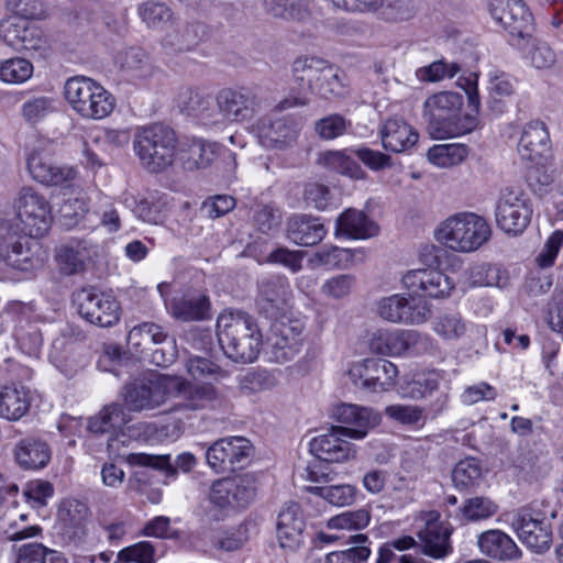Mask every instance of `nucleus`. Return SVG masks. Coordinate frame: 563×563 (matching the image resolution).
<instances>
[{
    "instance_id": "f257e3e1",
    "label": "nucleus",
    "mask_w": 563,
    "mask_h": 563,
    "mask_svg": "<svg viewBox=\"0 0 563 563\" xmlns=\"http://www.w3.org/2000/svg\"><path fill=\"white\" fill-rule=\"evenodd\" d=\"M217 336L224 354L235 362H253L262 345L261 331L251 316L224 311L217 320Z\"/></svg>"
},
{
    "instance_id": "f03ea898",
    "label": "nucleus",
    "mask_w": 563,
    "mask_h": 563,
    "mask_svg": "<svg viewBox=\"0 0 563 563\" xmlns=\"http://www.w3.org/2000/svg\"><path fill=\"white\" fill-rule=\"evenodd\" d=\"M463 97L453 91H441L424 102L430 134L435 139L457 137L473 132L479 124L474 113L460 114Z\"/></svg>"
},
{
    "instance_id": "7ed1b4c3",
    "label": "nucleus",
    "mask_w": 563,
    "mask_h": 563,
    "mask_svg": "<svg viewBox=\"0 0 563 563\" xmlns=\"http://www.w3.org/2000/svg\"><path fill=\"white\" fill-rule=\"evenodd\" d=\"M175 131L163 124H152L136 130L133 151L140 164L150 173H161L170 167L178 155Z\"/></svg>"
},
{
    "instance_id": "20e7f679",
    "label": "nucleus",
    "mask_w": 563,
    "mask_h": 563,
    "mask_svg": "<svg viewBox=\"0 0 563 563\" xmlns=\"http://www.w3.org/2000/svg\"><path fill=\"white\" fill-rule=\"evenodd\" d=\"M489 223L474 212H459L443 220L435 230V239L457 253L477 251L490 238Z\"/></svg>"
},
{
    "instance_id": "39448f33",
    "label": "nucleus",
    "mask_w": 563,
    "mask_h": 563,
    "mask_svg": "<svg viewBox=\"0 0 563 563\" xmlns=\"http://www.w3.org/2000/svg\"><path fill=\"white\" fill-rule=\"evenodd\" d=\"M36 0H7V5L16 15L0 22V38L15 49L41 52L46 48L43 31L29 18H37L32 5Z\"/></svg>"
},
{
    "instance_id": "423d86ee",
    "label": "nucleus",
    "mask_w": 563,
    "mask_h": 563,
    "mask_svg": "<svg viewBox=\"0 0 563 563\" xmlns=\"http://www.w3.org/2000/svg\"><path fill=\"white\" fill-rule=\"evenodd\" d=\"M64 95L73 111L85 120H102L115 108V98L89 77L69 78L65 82Z\"/></svg>"
},
{
    "instance_id": "0eeeda50",
    "label": "nucleus",
    "mask_w": 563,
    "mask_h": 563,
    "mask_svg": "<svg viewBox=\"0 0 563 563\" xmlns=\"http://www.w3.org/2000/svg\"><path fill=\"white\" fill-rule=\"evenodd\" d=\"M22 231L30 238L44 236L53 222L48 200L31 187L22 188L13 203Z\"/></svg>"
},
{
    "instance_id": "6e6552de",
    "label": "nucleus",
    "mask_w": 563,
    "mask_h": 563,
    "mask_svg": "<svg viewBox=\"0 0 563 563\" xmlns=\"http://www.w3.org/2000/svg\"><path fill=\"white\" fill-rule=\"evenodd\" d=\"M532 203L529 196L520 188L505 187L500 190L496 203L497 225L506 233L519 234L530 223Z\"/></svg>"
},
{
    "instance_id": "1a4fd4ad",
    "label": "nucleus",
    "mask_w": 563,
    "mask_h": 563,
    "mask_svg": "<svg viewBox=\"0 0 563 563\" xmlns=\"http://www.w3.org/2000/svg\"><path fill=\"white\" fill-rule=\"evenodd\" d=\"M184 386L178 376L159 375L146 384L128 388L125 404L130 410H153L174 399L175 393Z\"/></svg>"
},
{
    "instance_id": "9d476101",
    "label": "nucleus",
    "mask_w": 563,
    "mask_h": 563,
    "mask_svg": "<svg viewBox=\"0 0 563 563\" xmlns=\"http://www.w3.org/2000/svg\"><path fill=\"white\" fill-rule=\"evenodd\" d=\"M305 320L283 314L271 327V357L277 363L292 360L302 349L305 341Z\"/></svg>"
},
{
    "instance_id": "9b49d317",
    "label": "nucleus",
    "mask_w": 563,
    "mask_h": 563,
    "mask_svg": "<svg viewBox=\"0 0 563 563\" xmlns=\"http://www.w3.org/2000/svg\"><path fill=\"white\" fill-rule=\"evenodd\" d=\"M256 492V475L245 473L216 481L210 490V501L222 509L245 507L255 499Z\"/></svg>"
},
{
    "instance_id": "f8f14e48",
    "label": "nucleus",
    "mask_w": 563,
    "mask_h": 563,
    "mask_svg": "<svg viewBox=\"0 0 563 563\" xmlns=\"http://www.w3.org/2000/svg\"><path fill=\"white\" fill-rule=\"evenodd\" d=\"M58 519L74 547L85 549L96 544V539L90 536L91 512L86 503L75 498L63 500Z\"/></svg>"
},
{
    "instance_id": "ddd939ff",
    "label": "nucleus",
    "mask_w": 563,
    "mask_h": 563,
    "mask_svg": "<svg viewBox=\"0 0 563 563\" xmlns=\"http://www.w3.org/2000/svg\"><path fill=\"white\" fill-rule=\"evenodd\" d=\"M252 452L251 442L243 437H227L213 442L206 451V461L218 474L241 467Z\"/></svg>"
},
{
    "instance_id": "4468645a",
    "label": "nucleus",
    "mask_w": 563,
    "mask_h": 563,
    "mask_svg": "<svg viewBox=\"0 0 563 563\" xmlns=\"http://www.w3.org/2000/svg\"><path fill=\"white\" fill-rule=\"evenodd\" d=\"M492 18L508 31L515 41H523L533 30L532 18L522 0H489Z\"/></svg>"
},
{
    "instance_id": "2eb2a0df",
    "label": "nucleus",
    "mask_w": 563,
    "mask_h": 563,
    "mask_svg": "<svg viewBox=\"0 0 563 563\" xmlns=\"http://www.w3.org/2000/svg\"><path fill=\"white\" fill-rule=\"evenodd\" d=\"M78 310L88 322L108 328L120 320V303L111 295L84 289L78 295Z\"/></svg>"
},
{
    "instance_id": "dca6fc26",
    "label": "nucleus",
    "mask_w": 563,
    "mask_h": 563,
    "mask_svg": "<svg viewBox=\"0 0 563 563\" xmlns=\"http://www.w3.org/2000/svg\"><path fill=\"white\" fill-rule=\"evenodd\" d=\"M404 287L413 295L444 298L455 287L450 276L439 268H418L406 273L402 277Z\"/></svg>"
},
{
    "instance_id": "f3484780",
    "label": "nucleus",
    "mask_w": 563,
    "mask_h": 563,
    "mask_svg": "<svg viewBox=\"0 0 563 563\" xmlns=\"http://www.w3.org/2000/svg\"><path fill=\"white\" fill-rule=\"evenodd\" d=\"M510 525L519 540L530 550L542 553L552 544L550 525L534 517L527 509H519L511 515Z\"/></svg>"
},
{
    "instance_id": "a211bd4d",
    "label": "nucleus",
    "mask_w": 563,
    "mask_h": 563,
    "mask_svg": "<svg viewBox=\"0 0 563 563\" xmlns=\"http://www.w3.org/2000/svg\"><path fill=\"white\" fill-rule=\"evenodd\" d=\"M333 418L342 426L344 438L353 440L364 439L371 429L380 422V415L372 408L353 404H342L333 411Z\"/></svg>"
},
{
    "instance_id": "6ab92c4d",
    "label": "nucleus",
    "mask_w": 563,
    "mask_h": 563,
    "mask_svg": "<svg viewBox=\"0 0 563 563\" xmlns=\"http://www.w3.org/2000/svg\"><path fill=\"white\" fill-rule=\"evenodd\" d=\"M217 124L241 122L251 119L257 111V100L245 90L222 89L216 97Z\"/></svg>"
},
{
    "instance_id": "aec40b11",
    "label": "nucleus",
    "mask_w": 563,
    "mask_h": 563,
    "mask_svg": "<svg viewBox=\"0 0 563 563\" xmlns=\"http://www.w3.org/2000/svg\"><path fill=\"white\" fill-rule=\"evenodd\" d=\"M376 311L382 319L393 323L421 324L430 317L424 303L410 302L399 294L380 298L376 302Z\"/></svg>"
},
{
    "instance_id": "412c9836",
    "label": "nucleus",
    "mask_w": 563,
    "mask_h": 563,
    "mask_svg": "<svg viewBox=\"0 0 563 563\" xmlns=\"http://www.w3.org/2000/svg\"><path fill=\"white\" fill-rule=\"evenodd\" d=\"M422 335L415 330L378 329L368 339V349L372 353L383 356H401L415 347Z\"/></svg>"
},
{
    "instance_id": "4be33fe9",
    "label": "nucleus",
    "mask_w": 563,
    "mask_h": 563,
    "mask_svg": "<svg viewBox=\"0 0 563 563\" xmlns=\"http://www.w3.org/2000/svg\"><path fill=\"white\" fill-rule=\"evenodd\" d=\"M344 434L338 426L327 433L314 437L310 443V452L319 460L328 463H344L355 457L356 448L343 439Z\"/></svg>"
},
{
    "instance_id": "5701e85b",
    "label": "nucleus",
    "mask_w": 563,
    "mask_h": 563,
    "mask_svg": "<svg viewBox=\"0 0 563 563\" xmlns=\"http://www.w3.org/2000/svg\"><path fill=\"white\" fill-rule=\"evenodd\" d=\"M256 132L263 146L286 150L296 144L300 126L289 118H263L256 124Z\"/></svg>"
},
{
    "instance_id": "b1692460",
    "label": "nucleus",
    "mask_w": 563,
    "mask_h": 563,
    "mask_svg": "<svg viewBox=\"0 0 563 563\" xmlns=\"http://www.w3.org/2000/svg\"><path fill=\"white\" fill-rule=\"evenodd\" d=\"M46 257L38 241L30 236L18 238L13 232V239L8 241L7 252L1 261L12 268L27 272L41 267Z\"/></svg>"
},
{
    "instance_id": "393cba45",
    "label": "nucleus",
    "mask_w": 563,
    "mask_h": 563,
    "mask_svg": "<svg viewBox=\"0 0 563 563\" xmlns=\"http://www.w3.org/2000/svg\"><path fill=\"white\" fill-rule=\"evenodd\" d=\"M27 169L34 180L46 186H60L74 181L77 169L71 166H60L53 162L44 152H33L27 158Z\"/></svg>"
},
{
    "instance_id": "a878e982",
    "label": "nucleus",
    "mask_w": 563,
    "mask_h": 563,
    "mask_svg": "<svg viewBox=\"0 0 563 563\" xmlns=\"http://www.w3.org/2000/svg\"><path fill=\"white\" fill-rule=\"evenodd\" d=\"M184 386L175 393L174 398H180L172 410H203L216 409L222 404V397L217 388L210 384L192 385L186 378L179 377Z\"/></svg>"
},
{
    "instance_id": "bb28decb",
    "label": "nucleus",
    "mask_w": 563,
    "mask_h": 563,
    "mask_svg": "<svg viewBox=\"0 0 563 563\" xmlns=\"http://www.w3.org/2000/svg\"><path fill=\"white\" fill-rule=\"evenodd\" d=\"M369 521L371 514L365 508L343 511L327 521L325 530H320L317 539L323 543H333L345 538L346 532L365 529Z\"/></svg>"
},
{
    "instance_id": "cd10ccee",
    "label": "nucleus",
    "mask_w": 563,
    "mask_h": 563,
    "mask_svg": "<svg viewBox=\"0 0 563 563\" xmlns=\"http://www.w3.org/2000/svg\"><path fill=\"white\" fill-rule=\"evenodd\" d=\"M305 519L296 503L286 504L277 516L276 534L284 549L295 550L302 543Z\"/></svg>"
},
{
    "instance_id": "c85d7f7f",
    "label": "nucleus",
    "mask_w": 563,
    "mask_h": 563,
    "mask_svg": "<svg viewBox=\"0 0 563 563\" xmlns=\"http://www.w3.org/2000/svg\"><path fill=\"white\" fill-rule=\"evenodd\" d=\"M292 302V290L285 278H274L262 283L260 288L261 309L272 318L287 314Z\"/></svg>"
},
{
    "instance_id": "c756f323",
    "label": "nucleus",
    "mask_w": 563,
    "mask_h": 563,
    "mask_svg": "<svg viewBox=\"0 0 563 563\" xmlns=\"http://www.w3.org/2000/svg\"><path fill=\"white\" fill-rule=\"evenodd\" d=\"M379 136L383 147L393 153L411 150L419 139L415 128L401 118L387 119L379 128Z\"/></svg>"
},
{
    "instance_id": "7c9ffc66",
    "label": "nucleus",
    "mask_w": 563,
    "mask_h": 563,
    "mask_svg": "<svg viewBox=\"0 0 563 563\" xmlns=\"http://www.w3.org/2000/svg\"><path fill=\"white\" fill-rule=\"evenodd\" d=\"M424 526L419 529L418 537L422 543L426 554L440 559L449 553L450 530L448 526L440 520L437 512H429L423 518Z\"/></svg>"
},
{
    "instance_id": "2f4dec72",
    "label": "nucleus",
    "mask_w": 563,
    "mask_h": 563,
    "mask_svg": "<svg viewBox=\"0 0 563 563\" xmlns=\"http://www.w3.org/2000/svg\"><path fill=\"white\" fill-rule=\"evenodd\" d=\"M550 152V136L545 124L534 120L528 122L521 132L518 153L522 159L538 163Z\"/></svg>"
},
{
    "instance_id": "473e14b6",
    "label": "nucleus",
    "mask_w": 563,
    "mask_h": 563,
    "mask_svg": "<svg viewBox=\"0 0 563 563\" xmlns=\"http://www.w3.org/2000/svg\"><path fill=\"white\" fill-rule=\"evenodd\" d=\"M477 545L483 554L501 561L517 560L521 555L515 541L507 533L498 529L481 533Z\"/></svg>"
},
{
    "instance_id": "72a5a7b5",
    "label": "nucleus",
    "mask_w": 563,
    "mask_h": 563,
    "mask_svg": "<svg viewBox=\"0 0 563 563\" xmlns=\"http://www.w3.org/2000/svg\"><path fill=\"white\" fill-rule=\"evenodd\" d=\"M378 225L364 212L347 209L336 220L335 234L350 239L365 240L378 234Z\"/></svg>"
},
{
    "instance_id": "f704fd0d",
    "label": "nucleus",
    "mask_w": 563,
    "mask_h": 563,
    "mask_svg": "<svg viewBox=\"0 0 563 563\" xmlns=\"http://www.w3.org/2000/svg\"><path fill=\"white\" fill-rule=\"evenodd\" d=\"M95 254V246L85 241L76 240L62 245L56 252V261L64 274L73 275L84 271L86 262Z\"/></svg>"
},
{
    "instance_id": "c9c22d12",
    "label": "nucleus",
    "mask_w": 563,
    "mask_h": 563,
    "mask_svg": "<svg viewBox=\"0 0 563 563\" xmlns=\"http://www.w3.org/2000/svg\"><path fill=\"white\" fill-rule=\"evenodd\" d=\"M325 233L324 225L308 216H294L287 222V235L298 245H316L323 240Z\"/></svg>"
},
{
    "instance_id": "e433bc0d",
    "label": "nucleus",
    "mask_w": 563,
    "mask_h": 563,
    "mask_svg": "<svg viewBox=\"0 0 563 563\" xmlns=\"http://www.w3.org/2000/svg\"><path fill=\"white\" fill-rule=\"evenodd\" d=\"M16 463L25 470H40L51 460V449L46 442L36 438H25L14 448Z\"/></svg>"
},
{
    "instance_id": "4c0bfd02",
    "label": "nucleus",
    "mask_w": 563,
    "mask_h": 563,
    "mask_svg": "<svg viewBox=\"0 0 563 563\" xmlns=\"http://www.w3.org/2000/svg\"><path fill=\"white\" fill-rule=\"evenodd\" d=\"M31 407L30 391L21 385L4 386L0 390V417L9 421H18L26 415Z\"/></svg>"
},
{
    "instance_id": "58836bf2",
    "label": "nucleus",
    "mask_w": 563,
    "mask_h": 563,
    "mask_svg": "<svg viewBox=\"0 0 563 563\" xmlns=\"http://www.w3.org/2000/svg\"><path fill=\"white\" fill-rule=\"evenodd\" d=\"M465 275L468 287L504 288L509 282L507 271L498 264L476 263L466 269Z\"/></svg>"
},
{
    "instance_id": "ea45409f",
    "label": "nucleus",
    "mask_w": 563,
    "mask_h": 563,
    "mask_svg": "<svg viewBox=\"0 0 563 563\" xmlns=\"http://www.w3.org/2000/svg\"><path fill=\"white\" fill-rule=\"evenodd\" d=\"M314 258L322 266L346 269L363 263L366 258V252L363 249L328 246L318 251Z\"/></svg>"
},
{
    "instance_id": "a19ab883",
    "label": "nucleus",
    "mask_w": 563,
    "mask_h": 563,
    "mask_svg": "<svg viewBox=\"0 0 563 563\" xmlns=\"http://www.w3.org/2000/svg\"><path fill=\"white\" fill-rule=\"evenodd\" d=\"M170 310L172 314L181 321L203 320L209 317V298L202 294L185 295L174 299Z\"/></svg>"
},
{
    "instance_id": "79ce46f5",
    "label": "nucleus",
    "mask_w": 563,
    "mask_h": 563,
    "mask_svg": "<svg viewBox=\"0 0 563 563\" xmlns=\"http://www.w3.org/2000/svg\"><path fill=\"white\" fill-rule=\"evenodd\" d=\"M327 64V60L316 56H300L296 58L292 64L295 81L300 87H306L309 90L319 76H322L323 79H332L330 71L324 68Z\"/></svg>"
},
{
    "instance_id": "37998d69",
    "label": "nucleus",
    "mask_w": 563,
    "mask_h": 563,
    "mask_svg": "<svg viewBox=\"0 0 563 563\" xmlns=\"http://www.w3.org/2000/svg\"><path fill=\"white\" fill-rule=\"evenodd\" d=\"M523 53L525 58L537 69H549L556 63V53L544 41L532 38L531 35L523 41H515Z\"/></svg>"
},
{
    "instance_id": "c03bdc74",
    "label": "nucleus",
    "mask_w": 563,
    "mask_h": 563,
    "mask_svg": "<svg viewBox=\"0 0 563 563\" xmlns=\"http://www.w3.org/2000/svg\"><path fill=\"white\" fill-rule=\"evenodd\" d=\"M124 203L139 220L145 223L158 225L165 220V202L161 198L150 196L137 200L134 197H125Z\"/></svg>"
},
{
    "instance_id": "a18cd8bd",
    "label": "nucleus",
    "mask_w": 563,
    "mask_h": 563,
    "mask_svg": "<svg viewBox=\"0 0 563 563\" xmlns=\"http://www.w3.org/2000/svg\"><path fill=\"white\" fill-rule=\"evenodd\" d=\"M467 156V146L459 143L437 144L427 153L428 161L440 168L456 166L463 163Z\"/></svg>"
},
{
    "instance_id": "49530a36",
    "label": "nucleus",
    "mask_w": 563,
    "mask_h": 563,
    "mask_svg": "<svg viewBox=\"0 0 563 563\" xmlns=\"http://www.w3.org/2000/svg\"><path fill=\"white\" fill-rule=\"evenodd\" d=\"M470 323L459 312L439 314L433 321V331L444 341H457L468 331Z\"/></svg>"
},
{
    "instance_id": "de8ad7c7",
    "label": "nucleus",
    "mask_w": 563,
    "mask_h": 563,
    "mask_svg": "<svg viewBox=\"0 0 563 563\" xmlns=\"http://www.w3.org/2000/svg\"><path fill=\"white\" fill-rule=\"evenodd\" d=\"M167 339L163 328L153 322H144L133 327L128 334V344L136 351H143L150 344H161Z\"/></svg>"
},
{
    "instance_id": "09e8293b",
    "label": "nucleus",
    "mask_w": 563,
    "mask_h": 563,
    "mask_svg": "<svg viewBox=\"0 0 563 563\" xmlns=\"http://www.w3.org/2000/svg\"><path fill=\"white\" fill-rule=\"evenodd\" d=\"M483 470L481 463L474 457L460 461L452 471V482L459 489H467L477 486L482 479Z\"/></svg>"
},
{
    "instance_id": "8fccbe9b",
    "label": "nucleus",
    "mask_w": 563,
    "mask_h": 563,
    "mask_svg": "<svg viewBox=\"0 0 563 563\" xmlns=\"http://www.w3.org/2000/svg\"><path fill=\"white\" fill-rule=\"evenodd\" d=\"M216 158V146L202 140L194 141L180 159L186 169H199L209 166Z\"/></svg>"
},
{
    "instance_id": "3c124183",
    "label": "nucleus",
    "mask_w": 563,
    "mask_h": 563,
    "mask_svg": "<svg viewBox=\"0 0 563 563\" xmlns=\"http://www.w3.org/2000/svg\"><path fill=\"white\" fill-rule=\"evenodd\" d=\"M126 422L125 415L120 405L112 404L104 407L88 422V429L93 433H106L120 428Z\"/></svg>"
},
{
    "instance_id": "603ef678",
    "label": "nucleus",
    "mask_w": 563,
    "mask_h": 563,
    "mask_svg": "<svg viewBox=\"0 0 563 563\" xmlns=\"http://www.w3.org/2000/svg\"><path fill=\"white\" fill-rule=\"evenodd\" d=\"M33 65L25 58L0 59V80L7 84H23L32 77Z\"/></svg>"
},
{
    "instance_id": "864d4df0",
    "label": "nucleus",
    "mask_w": 563,
    "mask_h": 563,
    "mask_svg": "<svg viewBox=\"0 0 563 563\" xmlns=\"http://www.w3.org/2000/svg\"><path fill=\"white\" fill-rule=\"evenodd\" d=\"M320 163L324 167L342 175H347L351 178L358 179L364 175L360 165L345 151L327 152L321 156Z\"/></svg>"
},
{
    "instance_id": "5fc2aeb1",
    "label": "nucleus",
    "mask_w": 563,
    "mask_h": 563,
    "mask_svg": "<svg viewBox=\"0 0 563 563\" xmlns=\"http://www.w3.org/2000/svg\"><path fill=\"white\" fill-rule=\"evenodd\" d=\"M375 371L372 376V393H385L391 390L399 375L398 367L385 358H376Z\"/></svg>"
},
{
    "instance_id": "6e6d98bb",
    "label": "nucleus",
    "mask_w": 563,
    "mask_h": 563,
    "mask_svg": "<svg viewBox=\"0 0 563 563\" xmlns=\"http://www.w3.org/2000/svg\"><path fill=\"white\" fill-rule=\"evenodd\" d=\"M331 74V78L323 79L319 76L314 84L311 85L309 91L322 98H340L346 93L347 85L344 78L339 75V70L329 63L324 67Z\"/></svg>"
},
{
    "instance_id": "4d7b16f0",
    "label": "nucleus",
    "mask_w": 563,
    "mask_h": 563,
    "mask_svg": "<svg viewBox=\"0 0 563 563\" xmlns=\"http://www.w3.org/2000/svg\"><path fill=\"white\" fill-rule=\"evenodd\" d=\"M439 383L440 376L437 372L417 374L401 388V395L411 399H422L431 395L439 387Z\"/></svg>"
},
{
    "instance_id": "13d9d810",
    "label": "nucleus",
    "mask_w": 563,
    "mask_h": 563,
    "mask_svg": "<svg viewBox=\"0 0 563 563\" xmlns=\"http://www.w3.org/2000/svg\"><path fill=\"white\" fill-rule=\"evenodd\" d=\"M276 385L277 378L267 371L249 372L239 378V389L243 395L267 391Z\"/></svg>"
},
{
    "instance_id": "bf43d9fd",
    "label": "nucleus",
    "mask_w": 563,
    "mask_h": 563,
    "mask_svg": "<svg viewBox=\"0 0 563 563\" xmlns=\"http://www.w3.org/2000/svg\"><path fill=\"white\" fill-rule=\"evenodd\" d=\"M310 490L329 504L338 507L351 505L355 501L357 489L350 484L311 487Z\"/></svg>"
},
{
    "instance_id": "052dcab7",
    "label": "nucleus",
    "mask_w": 563,
    "mask_h": 563,
    "mask_svg": "<svg viewBox=\"0 0 563 563\" xmlns=\"http://www.w3.org/2000/svg\"><path fill=\"white\" fill-rule=\"evenodd\" d=\"M185 96H188L184 104L189 113L199 117L206 124H217V109L211 107V100L206 95L189 90Z\"/></svg>"
},
{
    "instance_id": "680f3d73",
    "label": "nucleus",
    "mask_w": 563,
    "mask_h": 563,
    "mask_svg": "<svg viewBox=\"0 0 563 563\" xmlns=\"http://www.w3.org/2000/svg\"><path fill=\"white\" fill-rule=\"evenodd\" d=\"M355 284L354 275L339 274L325 279L320 287V291L328 299L340 300L351 295Z\"/></svg>"
},
{
    "instance_id": "e2e57ef3",
    "label": "nucleus",
    "mask_w": 563,
    "mask_h": 563,
    "mask_svg": "<svg viewBox=\"0 0 563 563\" xmlns=\"http://www.w3.org/2000/svg\"><path fill=\"white\" fill-rule=\"evenodd\" d=\"M155 547L148 541H140L121 549L113 563H155Z\"/></svg>"
},
{
    "instance_id": "0e129e2a",
    "label": "nucleus",
    "mask_w": 563,
    "mask_h": 563,
    "mask_svg": "<svg viewBox=\"0 0 563 563\" xmlns=\"http://www.w3.org/2000/svg\"><path fill=\"white\" fill-rule=\"evenodd\" d=\"M498 510L497 504L488 497L477 496L465 500L462 515L468 521H481L493 517Z\"/></svg>"
},
{
    "instance_id": "69168bd1",
    "label": "nucleus",
    "mask_w": 563,
    "mask_h": 563,
    "mask_svg": "<svg viewBox=\"0 0 563 563\" xmlns=\"http://www.w3.org/2000/svg\"><path fill=\"white\" fill-rule=\"evenodd\" d=\"M371 554L365 545L351 548L346 551L331 552L327 555H310L307 563H364Z\"/></svg>"
},
{
    "instance_id": "338daca9",
    "label": "nucleus",
    "mask_w": 563,
    "mask_h": 563,
    "mask_svg": "<svg viewBox=\"0 0 563 563\" xmlns=\"http://www.w3.org/2000/svg\"><path fill=\"white\" fill-rule=\"evenodd\" d=\"M265 10L276 18L301 19L307 12L303 0H264Z\"/></svg>"
},
{
    "instance_id": "774afa93",
    "label": "nucleus",
    "mask_w": 563,
    "mask_h": 563,
    "mask_svg": "<svg viewBox=\"0 0 563 563\" xmlns=\"http://www.w3.org/2000/svg\"><path fill=\"white\" fill-rule=\"evenodd\" d=\"M376 358H364L350 364L346 376L351 384L356 388L371 391L372 389V376L375 371Z\"/></svg>"
}]
</instances>
